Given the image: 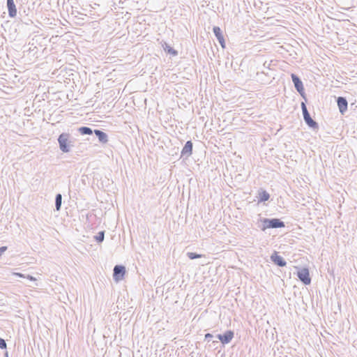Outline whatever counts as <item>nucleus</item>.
I'll use <instances>...</instances> for the list:
<instances>
[{"instance_id":"nucleus-1","label":"nucleus","mask_w":357,"mask_h":357,"mask_svg":"<svg viewBox=\"0 0 357 357\" xmlns=\"http://www.w3.org/2000/svg\"><path fill=\"white\" fill-rule=\"evenodd\" d=\"M59 149L63 153H68L70 147L73 146L74 141L71 139V136L68 132H62L57 139Z\"/></svg>"},{"instance_id":"nucleus-2","label":"nucleus","mask_w":357,"mask_h":357,"mask_svg":"<svg viewBox=\"0 0 357 357\" xmlns=\"http://www.w3.org/2000/svg\"><path fill=\"white\" fill-rule=\"evenodd\" d=\"M262 222V231H265L266 229H278L285 227V224L283 221L278 218H263L261 220Z\"/></svg>"},{"instance_id":"nucleus-3","label":"nucleus","mask_w":357,"mask_h":357,"mask_svg":"<svg viewBox=\"0 0 357 357\" xmlns=\"http://www.w3.org/2000/svg\"><path fill=\"white\" fill-rule=\"evenodd\" d=\"M303 116L305 123L312 129L317 130L319 128L318 123L314 121L307 109V106L305 102H302L301 104Z\"/></svg>"},{"instance_id":"nucleus-4","label":"nucleus","mask_w":357,"mask_h":357,"mask_svg":"<svg viewBox=\"0 0 357 357\" xmlns=\"http://www.w3.org/2000/svg\"><path fill=\"white\" fill-rule=\"evenodd\" d=\"M297 277L299 280L305 285H308L311 283V278L310 276V272L308 268H302L298 269L297 271Z\"/></svg>"},{"instance_id":"nucleus-5","label":"nucleus","mask_w":357,"mask_h":357,"mask_svg":"<svg viewBox=\"0 0 357 357\" xmlns=\"http://www.w3.org/2000/svg\"><path fill=\"white\" fill-rule=\"evenodd\" d=\"M126 267L122 265H116L113 270V278L115 281L122 280L126 274Z\"/></svg>"},{"instance_id":"nucleus-6","label":"nucleus","mask_w":357,"mask_h":357,"mask_svg":"<svg viewBox=\"0 0 357 357\" xmlns=\"http://www.w3.org/2000/svg\"><path fill=\"white\" fill-rule=\"evenodd\" d=\"M292 82L294 83V87L296 90L302 96H304V87L303 82L300 77L292 73L291 75Z\"/></svg>"},{"instance_id":"nucleus-7","label":"nucleus","mask_w":357,"mask_h":357,"mask_svg":"<svg viewBox=\"0 0 357 357\" xmlns=\"http://www.w3.org/2000/svg\"><path fill=\"white\" fill-rule=\"evenodd\" d=\"M234 333L232 331L229 330L227 331L223 334L217 335V338L223 344H229L231 340L233 339Z\"/></svg>"},{"instance_id":"nucleus-8","label":"nucleus","mask_w":357,"mask_h":357,"mask_svg":"<svg viewBox=\"0 0 357 357\" xmlns=\"http://www.w3.org/2000/svg\"><path fill=\"white\" fill-rule=\"evenodd\" d=\"M213 33H214L215 36L216 37L217 40H218L220 46L223 49L225 48V47H226L225 40L224 38L222 31L220 29V28L219 26H214L213 28Z\"/></svg>"},{"instance_id":"nucleus-9","label":"nucleus","mask_w":357,"mask_h":357,"mask_svg":"<svg viewBox=\"0 0 357 357\" xmlns=\"http://www.w3.org/2000/svg\"><path fill=\"white\" fill-rule=\"evenodd\" d=\"M192 148L193 144L192 141H187L181 151V157L189 158L192 153Z\"/></svg>"},{"instance_id":"nucleus-10","label":"nucleus","mask_w":357,"mask_h":357,"mask_svg":"<svg viewBox=\"0 0 357 357\" xmlns=\"http://www.w3.org/2000/svg\"><path fill=\"white\" fill-rule=\"evenodd\" d=\"M271 259L275 265L280 267H284L287 265V262L284 259L282 256L278 255L276 252H274V253L272 254Z\"/></svg>"},{"instance_id":"nucleus-11","label":"nucleus","mask_w":357,"mask_h":357,"mask_svg":"<svg viewBox=\"0 0 357 357\" xmlns=\"http://www.w3.org/2000/svg\"><path fill=\"white\" fill-rule=\"evenodd\" d=\"M337 104L338 109L340 110V112L342 114H344L345 112L347 110V106H348V102L344 97H338L337 98Z\"/></svg>"},{"instance_id":"nucleus-12","label":"nucleus","mask_w":357,"mask_h":357,"mask_svg":"<svg viewBox=\"0 0 357 357\" xmlns=\"http://www.w3.org/2000/svg\"><path fill=\"white\" fill-rule=\"evenodd\" d=\"M6 6L8 11V16L11 18L17 15V8L14 0H6Z\"/></svg>"},{"instance_id":"nucleus-13","label":"nucleus","mask_w":357,"mask_h":357,"mask_svg":"<svg viewBox=\"0 0 357 357\" xmlns=\"http://www.w3.org/2000/svg\"><path fill=\"white\" fill-rule=\"evenodd\" d=\"M98 137L99 142L102 144H106L108 142V135L105 132L96 129L93 132Z\"/></svg>"},{"instance_id":"nucleus-14","label":"nucleus","mask_w":357,"mask_h":357,"mask_svg":"<svg viewBox=\"0 0 357 357\" xmlns=\"http://www.w3.org/2000/svg\"><path fill=\"white\" fill-rule=\"evenodd\" d=\"M77 131L82 135H92L94 132V130H93L91 128L86 127V126L79 127L77 129Z\"/></svg>"},{"instance_id":"nucleus-15","label":"nucleus","mask_w":357,"mask_h":357,"mask_svg":"<svg viewBox=\"0 0 357 357\" xmlns=\"http://www.w3.org/2000/svg\"><path fill=\"white\" fill-rule=\"evenodd\" d=\"M259 202H264L266 201H268L270 198V195L264 190H261L259 191Z\"/></svg>"},{"instance_id":"nucleus-16","label":"nucleus","mask_w":357,"mask_h":357,"mask_svg":"<svg viewBox=\"0 0 357 357\" xmlns=\"http://www.w3.org/2000/svg\"><path fill=\"white\" fill-rule=\"evenodd\" d=\"M162 47H163L164 50L166 52H167L168 54H169L174 56L178 55V52L176 50H174L173 47L169 46L167 43L165 42L162 44Z\"/></svg>"},{"instance_id":"nucleus-17","label":"nucleus","mask_w":357,"mask_h":357,"mask_svg":"<svg viewBox=\"0 0 357 357\" xmlns=\"http://www.w3.org/2000/svg\"><path fill=\"white\" fill-rule=\"evenodd\" d=\"M62 204V195L60 193L56 195L55 197V208L56 211H60Z\"/></svg>"},{"instance_id":"nucleus-18","label":"nucleus","mask_w":357,"mask_h":357,"mask_svg":"<svg viewBox=\"0 0 357 357\" xmlns=\"http://www.w3.org/2000/svg\"><path fill=\"white\" fill-rule=\"evenodd\" d=\"M97 243H100L104 241L105 238V231H100L96 236H94Z\"/></svg>"},{"instance_id":"nucleus-19","label":"nucleus","mask_w":357,"mask_h":357,"mask_svg":"<svg viewBox=\"0 0 357 357\" xmlns=\"http://www.w3.org/2000/svg\"><path fill=\"white\" fill-rule=\"evenodd\" d=\"M187 256L190 259H195L202 257V255L197 254L196 252H187Z\"/></svg>"},{"instance_id":"nucleus-20","label":"nucleus","mask_w":357,"mask_h":357,"mask_svg":"<svg viewBox=\"0 0 357 357\" xmlns=\"http://www.w3.org/2000/svg\"><path fill=\"white\" fill-rule=\"evenodd\" d=\"M6 343L5 342V340L0 337V349H6Z\"/></svg>"},{"instance_id":"nucleus-21","label":"nucleus","mask_w":357,"mask_h":357,"mask_svg":"<svg viewBox=\"0 0 357 357\" xmlns=\"http://www.w3.org/2000/svg\"><path fill=\"white\" fill-rule=\"evenodd\" d=\"M213 337V335L211 333H206L204 337V340L210 342L211 339Z\"/></svg>"},{"instance_id":"nucleus-22","label":"nucleus","mask_w":357,"mask_h":357,"mask_svg":"<svg viewBox=\"0 0 357 357\" xmlns=\"http://www.w3.org/2000/svg\"><path fill=\"white\" fill-rule=\"evenodd\" d=\"M8 249L7 246H2L0 248V257Z\"/></svg>"},{"instance_id":"nucleus-23","label":"nucleus","mask_w":357,"mask_h":357,"mask_svg":"<svg viewBox=\"0 0 357 357\" xmlns=\"http://www.w3.org/2000/svg\"><path fill=\"white\" fill-rule=\"evenodd\" d=\"M15 275H18L20 277H24L22 273H14Z\"/></svg>"},{"instance_id":"nucleus-24","label":"nucleus","mask_w":357,"mask_h":357,"mask_svg":"<svg viewBox=\"0 0 357 357\" xmlns=\"http://www.w3.org/2000/svg\"><path fill=\"white\" fill-rule=\"evenodd\" d=\"M29 279H30L31 280H34V278H33V276H29Z\"/></svg>"}]
</instances>
